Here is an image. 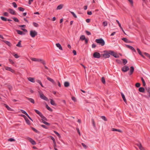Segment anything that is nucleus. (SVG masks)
<instances>
[{
    "instance_id": "nucleus-1",
    "label": "nucleus",
    "mask_w": 150,
    "mask_h": 150,
    "mask_svg": "<svg viewBox=\"0 0 150 150\" xmlns=\"http://www.w3.org/2000/svg\"><path fill=\"white\" fill-rule=\"evenodd\" d=\"M104 53L103 54V57L105 58L109 57H110V54L113 56L115 58H118L119 57V55L112 51L105 50L104 51Z\"/></svg>"
},
{
    "instance_id": "nucleus-2",
    "label": "nucleus",
    "mask_w": 150,
    "mask_h": 150,
    "mask_svg": "<svg viewBox=\"0 0 150 150\" xmlns=\"http://www.w3.org/2000/svg\"><path fill=\"white\" fill-rule=\"evenodd\" d=\"M95 41L97 43L100 44L102 46H104L105 44V42L104 40L102 38L97 39Z\"/></svg>"
},
{
    "instance_id": "nucleus-3",
    "label": "nucleus",
    "mask_w": 150,
    "mask_h": 150,
    "mask_svg": "<svg viewBox=\"0 0 150 150\" xmlns=\"http://www.w3.org/2000/svg\"><path fill=\"white\" fill-rule=\"evenodd\" d=\"M31 60L33 61L40 62L44 65L46 64L45 61L42 59L32 58L31 59Z\"/></svg>"
},
{
    "instance_id": "nucleus-4",
    "label": "nucleus",
    "mask_w": 150,
    "mask_h": 150,
    "mask_svg": "<svg viewBox=\"0 0 150 150\" xmlns=\"http://www.w3.org/2000/svg\"><path fill=\"white\" fill-rule=\"evenodd\" d=\"M38 93L40 95V97L42 99L44 100L47 101L48 100L47 98L42 93L41 91H39Z\"/></svg>"
},
{
    "instance_id": "nucleus-5",
    "label": "nucleus",
    "mask_w": 150,
    "mask_h": 150,
    "mask_svg": "<svg viewBox=\"0 0 150 150\" xmlns=\"http://www.w3.org/2000/svg\"><path fill=\"white\" fill-rule=\"evenodd\" d=\"M37 32L35 30H31L30 32V35L32 38H34L37 35Z\"/></svg>"
},
{
    "instance_id": "nucleus-6",
    "label": "nucleus",
    "mask_w": 150,
    "mask_h": 150,
    "mask_svg": "<svg viewBox=\"0 0 150 150\" xmlns=\"http://www.w3.org/2000/svg\"><path fill=\"white\" fill-rule=\"evenodd\" d=\"M93 57L94 58H99L100 57V54L98 52H95L93 54Z\"/></svg>"
},
{
    "instance_id": "nucleus-7",
    "label": "nucleus",
    "mask_w": 150,
    "mask_h": 150,
    "mask_svg": "<svg viewBox=\"0 0 150 150\" xmlns=\"http://www.w3.org/2000/svg\"><path fill=\"white\" fill-rule=\"evenodd\" d=\"M129 69V67L126 66H125L123 67L122 69V71L124 72H126Z\"/></svg>"
},
{
    "instance_id": "nucleus-8",
    "label": "nucleus",
    "mask_w": 150,
    "mask_h": 150,
    "mask_svg": "<svg viewBox=\"0 0 150 150\" xmlns=\"http://www.w3.org/2000/svg\"><path fill=\"white\" fill-rule=\"evenodd\" d=\"M126 47L134 52H136V50L133 47L128 45H126Z\"/></svg>"
},
{
    "instance_id": "nucleus-9",
    "label": "nucleus",
    "mask_w": 150,
    "mask_h": 150,
    "mask_svg": "<svg viewBox=\"0 0 150 150\" xmlns=\"http://www.w3.org/2000/svg\"><path fill=\"white\" fill-rule=\"evenodd\" d=\"M137 145L140 150H145L144 148L142 146L141 143H139L138 144H137Z\"/></svg>"
},
{
    "instance_id": "nucleus-10",
    "label": "nucleus",
    "mask_w": 150,
    "mask_h": 150,
    "mask_svg": "<svg viewBox=\"0 0 150 150\" xmlns=\"http://www.w3.org/2000/svg\"><path fill=\"white\" fill-rule=\"evenodd\" d=\"M5 68L6 70L9 71H11L12 72H13L14 71L11 69V67H5Z\"/></svg>"
},
{
    "instance_id": "nucleus-11",
    "label": "nucleus",
    "mask_w": 150,
    "mask_h": 150,
    "mask_svg": "<svg viewBox=\"0 0 150 150\" xmlns=\"http://www.w3.org/2000/svg\"><path fill=\"white\" fill-rule=\"evenodd\" d=\"M28 139L33 145H35L36 144V143L35 142L32 138H28Z\"/></svg>"
},
{
    "instance_id": "nucleus-12",
    "label": "nucleus",
    "mask_w": 150,
    "mask_h": 150,
    "mask_svg": "<svg viewBox=\"0 0 150 150\" xmlns=\"http://www.w3.org/2000/svg\"><path fill=\"white\" fill-rule=\"evenodd\" d=\"M8 10L9 11V12L13 14V15H15L16 13H15V11L13 10V9H11V8H9Z\"/></svg>"
},
{
    "instance_id": "nucleus-13",
    "label": "nucleus",
    "mask_w": 150,
    "mask_h": 150,
    "mask_svg": "<svg viewBox=\"0 0 150 150\" xmlns=\"http://www.w3.org/2000/svg\"><path fill=\"white\" fill-rule=\"evenodd\" d=\"M4 105L8 110L11 111H13V109H11L10 107H9L7 105L4 104Z\"/></svg>"
},
{
    "instance_id": "nucleus-14",
    "label": "nucleus",
    "mask_w": 150,
    "mask_h": 150,
    "mask_svg": "<svg viewBox=\"0 0 150 150\" xmlns=\"http://www.w3.org/2000/svg\"><path fill=\"white\" fill-rule=\"evenodd\" d=\"M16 31L17 32V33L18 34L20 35H24L25 34V33L23 32L22 31H21L20 30H16Z\"/></svg>"
},
{
    "instance_id": "nucleus-15",
    "label": "nucleus",
    "mask_w": 150,
    "mask_h": 150,
    "mask_svg": "<svg viewBox=\"0 0 150 150\" xmlns=\"http://www.w3.org/2000/svg\"><path fill=\"white\" fill-rule=\"evenodd\" d=\"M42 118V122H43V121H47V119L44 117L42 114L41 116H40Z\"/></svg>"
},
{
    "instance_id": "nucleus-16",
    "label": "nucleus",
    "mask_w": 150,
    "mask_h": 150,
    "mask_svg": "<svg viewBox=\"0 0 150 150\" xmlns=\"http://www.w3.org/2000/svg\"><path fill=\"white\" fill-rule=\"evenodd\" d=\"M56 45L57 47H58L59 49L62 50H63L62 47L59 43H56Z\"/></svg>"
},
{
    "instance_id": "nucleus-17",
    "label": "nucleus",
    "mask_w": 150,
    "mask_h": 150,
    "mask_svg": "<svg viewBox=\"0 0 150 150\" xmlns=\"http://www.w3.org/2000/svg\"><path fill=\"white\" fill-rule=\"evenodd\" d=\"M134 70V68L133 67H130V69L129 71V74L130 75L132 74Z\"/></svg>"
},
{
    "instance_id": "nucleus-18",
    "label": "nucleus",
    "mask_w": 150,
    "mask_h": 150,
    "mask_svg": "<svg viewBox=\"0 0 150 150\" xmlns=\"http://www.w3.org/2000/svg\"><path fill=\"white\" fill-rule=\"evenodd\" d=\"M50 103L52 105H54V106L57 105L55 103V102L52 99H50Z\"/></svg>"
},
{
    "instance_id": "nucleus-19",
    "label": "nucleus",
    "mask_w": 150,
    "mask_h": 150,
    "mask_svg": "<svg viewBox=\"0 0 150 150\" xmlns=\"http://www.w3.org/2000/svg\"><path fill=\"white\" fill-rule=\"evenodd\" d=\"M28 80L34 83L35 82V79L33 78L29 77L28 78Z\"/></svg>"
},
{
    "instance_id": "nucleus-20",
    "label": "nucleus",
    "mask_w": 150,
    "mask_h": 150,
    "mask_svg": "<svg viewBox=\"0 0 150 150\" xmlns=\"http://www.w3.org/2000/svg\"><path fill=\"white\" fill-rule=\"evenodd\" d=\"M47 79L49 81H50L52 83H53L54 84H55V82L54 81L53 79H52L49 77H47Z\"/></svg>"
},
{
    "instance_id": "nucleus-21",
    "label": "nucleus",
    "mask_w": 150,
    "mask_h": 150,
    "mask_svg": "<svg viewBox=\"0 0 150 150\" xmlns=\"http://www.w3.org/2000/svg\"><path fill=\"white\" fill-rule=\"evenodd\" d=\"M144 90L145 89L143 87H140L139 88V91L140 92L143 93L144 92Z\"/></svg>"
},
{
    "instance_id": "nucleus-22",
    "label": "nucleus",
    "mask_w": 150,
    "mask_h": 150,
    "mask_svg": "<svg viewBox=\"0 0 150 150\" xmlns=\"http://www.w3.org/2000/svg\"><path fill=\"white\" fill-rule=\"evenodd\" d=\"M121 95L124 101L126 103L127 102L126 100L124 95L122 93H121Z\"/></svg>"
},
{
    "instance_id": "nucleus-23",
    "label": "nucleus",
    "mask_w": 150,
    "mask_h": 150,
    "mask_svg": "<svg viewBox=\"0 0 150 150\" xmlns=\"http://www.w3.org/2000/svg\"><path fill=\"white\" fill-rule=\"evenodd\" d=\"M26 98L28 99L30 102L31 103L34 104L35 103V101L34 99L32 98H28L27 97H26Z\"/></svg>"
},
{
    "instance_id": "nucleus-24",
    "label": "nucleus",
    "mask_w": 150,
    "mask_h": 150,
    "mask_svg": "<svg viewBox=\"0 0 150 150\" xmlns=\"http://www.w3.org/2000/svg\"><path fill=\"white\" fill-rule=\"evenodd\" d=\"M112 131H117L121 133L122 132V131L121 130L119 129H117L114 128H112Z\"/></svg>"
},
{
    "instance_id": "nucleus-25",
    "label": "nucleus",
    "mask_w": 150,
    "mask_h": 150,
    "mask_svg": "<svg viewBox=\"0 0 150 150\" xmlns=\"http://www.w3.org/2000/svg\"><path fill=\"white\" fill-rule=\"evenodd\" d=\"M3 41L8 46H11V44L9 42L6 40H3Z\"/></svg>"
},
{
    "instance_id": "nucleus-26",
    "label": "nucleus",
    "mask_w": 150,
    "mask_h": 150,
    "mask_svg": "<svg viewBox=\"0 0 150 150\" xmlns=\"http://www.w3.org/2000/svg\"><path fill=\"white\" fill-rule=\"evenodd\" d=\"M34 111L36 113H37L40 116H41V115L42 114L41 112H40L39 110H37L35 109L34 110Z\"/></svg>"
},
{
    "instance_id": "nucleus-27",
    "label": "nucleus",
    "mask_w": 150,
    "mask_h": 150,
    "mask_svg": "<svg viewBox=\"0 0 150 150\" xmlns=\"http://www.w3.org/2000/svg\"><path fill=\"white\" fill-rule=\"evenodd\" d=\"M69 86V83L68 82L65 81L64 83V86L65 87H68Z\"/></svg>"
},
{
    "instance_id": "nucleus-28",
    "label": "nucleus",
    "mask_w": 150,
    "mask_h": 150,
    "mask_svg": "<svg viewBox=\"0 0 150 150\" xmlns=\"http://www.w3.org/2000/svg\"><path fill=\"white\" fill-rule=\"evenodd\" d=\"M63 7V5L62 4H60L58 6L57 8V10H60Z\"/></svg>"
},
{
    "instance_id": "nucleus-29",
    "label": "nucleus",
    "mask_w": 150,
    "mask_h": 150,
    "mask_svg": "<svg viewBox=\"0 0 150 150\" xmlns=\"http://www.w3.org/2000/svg\"><path fill=\"white\" fill-rule=\"evenodd\" d=\"M146 90L149 94V97H150V88L148 87L145 88Z\"/></svg>"
},
{
    "instance_id": "nucleus-30",
    "label": "nucleus",
    "mask_w": 150,
    "mask_h": 150,
    "mask_svg": "<svg viewBox=\"0 0 150 150\" xmlns=\"http://www.w3.org/2000/svg\"><path fill=\"white\" fill-rule=\"evenodd\" d=\"M85 39V37L84 35H81L80 38V40H81L82 41L84 40Z\"/></svg>"
},
{
    "instance_id": "nucleus-31",
    "label": "nucleus",
    "mask_w": 150,
    "mask_h": 150,
    "mask_svg": "<svg viewBox=\"0 0 150 150\" xmlns=\"http://www.w3.org/2000/svg\"><path fill=\"white\" fill-rule=\"evenodd\" d=\"M101 80V81L102 83L103 84H105V78L104 77H102Z\"/></svg>"
},
{
    "instance_id": "nucleus-32",
    "label": "nucleus",
    "mask_w": 150,
    "mask_h": 150,
    "mask_svg": "<svg viewBox=\"0 0 150 150\" xmlns=\"http://www.w3.org/2000/svg\"><path fill=\"white\" fill-rule=\"evenodd\" d=\"M46 107L47 108V109L50 111H52V110L51 109L48 105L47 104H46Z\"/></svg>"
},
{
    "instance_id": "nucleus-33",
    "label": "nucleus",
    "mask_w": 150,
    "mask_h": 150,
    "mask_svg": "<svg viewBox=\"0 0 150 150\" xmlns=\"http://www.w3.org/2000/svg\"><path fill=\"white\" fill-rule=\"evenodd\" d=\"M31 129H32L33 131H34L35 132L37 133H40V132L39 131H38V130H36L35 128H34L33 127H31Z\"/></svg>"
},
{
    "instance_id": "nucleus-34",
    "label": "nucleus",
    "mask_w": 150,
    "mask_h": 150,
    "mask_svg": "<svg viewBox=\"0 0 150 150\" xmlns=\"http://www.w3.org/2000/svg\"><path fill=\"white\" fill-rule=\"evenodd\" d=\"M0 18L3 21H7V18L3 16H1L0 17Z\"/></svg>"
},
{
    "instance_id": "nucleus-35",
    "label": "nucleus",
    "mask_w": 150,
    "mask_h": 150,
    "mask_svg": "<svg viewBox=\"0 0 150 150\" xmlns=\"http://www.w3.org/2000/svg\"><path fill=\"white\" fill-rule=\"evenodd\" d=\"M36 82H38V83H39L41 85V86L42 87H44L42 85L41 81L40 80H38L36 81Z\"/></svg>"
},
{
    "instance_id": "nucleus-36",
    "label": "nucleus",
    "mask_w": 150,
    "mask_h": 150,
    "mask_svg": "<svg viewBox=\"0 0 150 150\" xmlns=\"http://www.w3.org/2000/svg\"><path fill=\"white\" fill-rule=\"evenodd\" d=\"M25 120L26 122V123L28 124V125H30V121L27 118H25Z\"/></svg>"
},
{
    "instance_id": "nucleus-37",
    "label": "nucleus",
    "mask_w": 150,
    "mask_h": 150,
    "mask_svg": "<svg viewBox=\"0 0 150 150\" xmlns=\"http://www.w3.org/2000/svg\"><path fill=\"white\" fill-rule=\"evenodd\" d=\"M18 10L21 11H24V8L21 7H19L18 8Z\"/></svg>"
},
{
    "instance_id": "nucleus-38",
    "label": "nucleus",
    "mask_w": 150,
    "mask_h": 150,
    "mask_svg": "<svg viewBox=\"0 0 150 150\" xmlns=\"http://www.w3.org/2000/svg\"><path fill=\"white\" fill-rule=\"evenodd\" d=\"M21 41H19L18 43L16 45V46L19 47H21L22 46L21 45Z\"/></svg>"
},
{
    "instance_id": "nucleus-39",
    "label": "nucleus",
    "mask_w": 150,
    "mask_h": 150,
    "mask_svg": "<svg viewBox=\"0 0 150 150\" xmlns=\"http://www.w3.org/2000/svg\"><path fill=\"white\" fill-rule=\"evenodd\" d=\"M54 132L59 137V138L61 137L60 134L58 132L55 131H54Z\"/></svg>"
},
{
    "instance_id": "nucleus-40",
    "label": "nucleus",
    "mask_w": 150,
    "mask_h": 150,
    "mask_svg": "<svg viewBox=\"0 0 150 150\" xmlns=\"http://www.w3.org/2000/svg\"><path fill=\"white\" fill-rule=\"evenodd\" d=\"M101 118L105 121H107V120L106 117L104 116H102L101 117Z\"/></svg>"
},
{
    "instance_id": "nucleus-41",
    "label": "nucleus",
    "mask_w": 150,
    "mask_h": 150,
    "mask_svg": "<svg viewBox=\"0 0 150 150\" xmlns=\"http://www.w3.org/2000/svg\"><path fill=\"white\" fill-rule=\"evenodd\" d=\"M141 79L143 83V85L145 86L146 85V83L145 81L142 77L141 78Z\"/></svg>"
},
{
    "instance_id": "nucleus-42",
    "label": "nucleus",
    "mask_w": 150,
    "mask_h": 150,
    "mask_svg": "<svg viewBox=\"0 0 150 150\" xmlns=\"http://www.w3.org/2000/svg\"><path fill=\"white\" fill-rule=\"evenodd\" d=\"M42 122L48 126H49L50 125V123L47 122L45 121H43V122Z\"/></svg>"
},
{
    "instance_id": "nucleus-43",
    "label": "nucleus",
    "mask_w": 150,
    "mask_h": 150,
    "mask_svg": "<svg viewBox=\"0 0 150 150\" xmlns=\"http://www.w3.org/2000/svg\"><path fill=\"white\" fill-rule=\"evenodd\" d=\"M8 87L10 91H11L12 90L13 88L12 86L10 85H9L8 86Z\"/></svg>"
},
{
    "instance_id": "nucleus-44",
    "label": "nucleus",
    "mask_w": 150,
    "mask_h": 150,
    "mask_svg": "<svg viewBox=\"0 0 150 150\" xmlns=\"http://www.w3.org/2000/svg\"><path fill=\"white\" fill-rule=\"evenodd\" d=\"M123 41L126 42H128V39L126 38H123L122 39Z\"/></svg>"
},
{
    "instance_id": "nucleus-45",
    "label": "nucleus",
    "mask_w": 150,
    "mask_h": 150,
    "mask_svg": "<svg viewBox=\"0 0 150 150\" xmlns=\"http://www.w3.org/2000/svg\"><path fill=\"white\" fill-rule=\"evenodd\" d=\"M33 24L35 27H38L39 26L38 24V23H35V22H33Z\"/></svg>"
},
{
    "instance_id": "nucleus-46",
    "label": "nucleus",
    "mask_w": 150,
    "mask_h": 150,
    "mask_svg": "<svg viewBox=\"0 0 150 150\" xmlns=\"http://www.w3.org/2000/svg\"><path fill=\"white\" fill-rule=\"evenodd\" d=\"M123 60V63L124 64V65H125L127 63V61L125 59H122Z\"/></svg>"
},
{
    "instance_id": "nucleus-47",
    "label": "nucleus",
    "mask_w": 150,
    "mask_h": 150,
    "mask_svg": "<svg viewBox=\"0 0 150 150\" xmlns=\"http://www.w3.org/2000/svg\"><path fill=\"white\" fill-rule=\"evenodd\" d=\"M13 19L14 20V21L16 22H18L19 20L18 19L14 17L13 18Z\"/></svg>"
},
{
    "instance_id": "nucleus-48",
    "label": "nucleus",
    "mask_w": 150,
    "mask_h": 150,
    "mask_svg": "<svg viewBox=\"0 0 150 150\" xmlns=\"http://www.w3.org/2000/svg\"><path fill=\"white\" fill-rule=\"evenodd\" d=\"M144 54L146 56H147L150 59V54H148L146 52H144Z\"/></svg>"
},
{
    "instance_id": "nucleus-49",
    "label": "nucleus",
    "mask_w": 150,
    "mask_h": 150,
    "mask_svg": "<svg viewBox=\"0 0 150 150\" xmlns=\"http://www.w3.org/2000/svg\"><path fill=\"white\" fill-rule=\"evenodd\" d=\"M70 12L73 15V16L74 17H75V18H77V16L75 14V13L74 12H71V11H70Z\"/></svg>"
},
{
    "instance_id": "nucleus-50",
    "label": "nucleus",
    "mask_w": 150,
    "mask_h": 150,
    "mask_svg": "<svg viewBox=\"0 0 150 150\" xmlns=\"http://www.w3.org/2000/svg\"><path fill=\"white\" fill-rule=\"evenodd\" d=\"M8 141L10 142H13L15 141L14 139L12 138H9L8 139Z\"/></svg>"
},
{
    "instance_id": "nucleus-51",
    "label": "nucleus",
    "mask_w": 150,
    "mask_h": 150,
    "mask_svg": "<svg viewBox=\"0 0 150 150\" xmlns=\"http://www.w3.org/2000/svg\"><path fill=\"white\" fill-rule=\"evenodd\" d=\"M92 120L93 125V126L94 127H96L95 123V122L94 121V120L93 119H92Z\"/></svg>"
},
{
    "instance_id": "nucleus-52",
    "label": "nucleus",
    "mask_w": 150,
    "mask_h": 150,
    "mask_svg": "<svg viewBox=\"0 0 150 150\" xmlns=\"http://www.w3.org/2000/svg\"><path fill=\"white\" fill-rule=\"evenodd\" d=\"M135 86L137 87L138 88L140 86V84L139 83H137L136 84Z\"/></svg>"
},
{
    "instance_id": "nucleus-53",
    "label": "nucleus",
    "mask_w": 150,
    "mask_h": 150,
    "mask_svg": "<svg viewBox=\"0 0 150 150\" xmlns=\"http://www.w3.org/2000/svg\"><path fill=\"white\" fill-rule=\"evenodd\" d=\"M137 51L138 53L140 55L142 54V52H141V51L140 50V49L139 48H137Z\"/></svg>"
},
{
    "instance_id": "nucleus-54",
    "label": "nucleus",
    "mask_w": 150,
    "mask_h": 150,
    "mask_svg": "<svg viewBox=\"0 0 150 150\" xmlns=\"http://www.w3.org/2000/svg\"><path fill=\"white\" fill-rule=\"evenodd\" d=\"M9 62L12 64H14V62L11 59H9Z\"/></svg>"
},
{
    "instance_id": "nucleus-55",
    "label": "nucleus",
    "mask_w": 150,
    "mask_h": 150,
    "mask_svg": "<svg viewBox=\"0 0 150 150\" xmlns=\"http://www.w3.org/2000/svg\"><path fill=\"white\" fill-rule=\"evenodd\" d=\"M103 25L104 26H107L108 25V23L106 21H104L103 23Z\"/></svg>"
},
{
    "instance_id": "nucleus-56",
    "label": "nucleus",
    "mask_w": 150,
    "mask_h": 150,
    "mask_svg": "<svg viewBox=\"0 0 150 150\" xmlns=\"http://www.w3.org/2000/svg\"><path fill=\"white\" fill-rule=\"evenodd\" d=\"M8 13L6 12H4V13L3 15L4 16H8Z\"/></svg>"
},
{
    "instance_id": "nucleus-57",
    "label": "nucleus",
    "mask_w": 150,
    "mask_h": 150,
    "mask_svg": "<svg viewBox=\"0 0 150 150\" xmlns=\"http://www.w3.org/2000/svg\"><path fill=\"white\" fill-rule=\"evenodd\" d=\"M12 4L14 8H16L17 7V5L15 2H13Z\"/></svg>"
},
{
    "instance_id": "nucleus-58",
    "label": "nucleus",
    "mask_w": 150,
    "mask_h": 150,
    "mask_svg": "<svg viewBox=\"0 0 150 150\" xmlns=\"http://www.w3.org/2000/svg\"><path fill=\"white\" fill-rule=\"evenodd\" d=\"M71 99L72 100H73L74 102H76V99L75 97L72 96L71 97Z\"/></svg>"
},
{
    "instance_id": "nucleus-59",
    "label": "nucleus",
    "mask_w": 150,
    "mask_h": 150,
    "mask_svg": "<svg viewBox=\"0 0 150 150\" xmlns=\"http://www.w3.org/2000/svg\"><path fill=\"white\" fill-rule=\"evenodd\" d=\"M40 126L46 129H47L48 128V127H47L45 125H40Z\"/></svg>"
},
{
    "instance_id": "nucleus-60",
    "label": "nucleus",
    "mask_w": 150,
    "mask_h": 150,
    "mask_svg": "<svg viewBox=\"0 0 150 150\" xmlns=\"http://www.w3.org/2000/svg\"><path fill=\"white\" fill-rule=\"evenodd\" d=\"M82 145L83 146V147L85 149H86L87 148V146L84 143H82Z\"/></svg>"
},
{
    "instance_id": "nucleus-61",
    "label": "nucleus",
    "mask_w": 150,
    "mask_h": 150,
    "mask_svg": "<svg viewBox=\"0 0 150 150\" xmlns=\"http://www.w3.org/2000/svg\"><path fill=\"white\" fill-rule=\"evenodd\" d=\"M86 34L88 35H90L91 34V33L90 32L87 30L86 31Z\"/></svg>"
},
{
    "instance_id": "nucleus-62",
    "label": "nucleus",
    "mask_w": 150,
    "mask_h": 150,
    "mask_svg": "<svg viewBox=\"0 0 150 150\" xmlns=\"http://www.w3.org/2000/svg\"><path fill=\"white\" fill-rule=\"evenodd\" d=\"M21 111L22 113H23V114L25 115L27 113V112L23 110H21Z\"/></svg>"
},
{
    "instance_id": "nucleus-63",
    "label": "nucleus",
    "mask_w": 150,
    "mask_h": 150,
    "mask_svg": "<svg viewBox=\"0 0 150 150\" xmlns=\"http://www.w3.org/2000/svg\"><path fill=\"white\" fill-rule=\"evenodd\" d=\"M116 21L118 23L120 27H122L121 26V24H120L119 22V21L118 20H116Z\"/></svg>"
},
{
    "instance_id": "nucleus-64",
    "label": "nucleus",
    "mask_w": 150,
    "mask_h": 150,
    "mask_svg": "<svg viewBox=\"0 0 150 150\" xmlns=\"http://www.w3.org/2000/svg\"><path fill=\"white\" fill-rule=\"evenodd\" d=\"M76 129L77 132H78V133H79V135L80 136H81V133H80V130H79V129L78 128H76Z\"/></svg>"
}]
</instances>
